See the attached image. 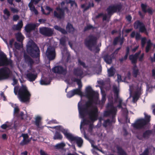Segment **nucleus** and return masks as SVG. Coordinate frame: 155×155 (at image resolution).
Instances as JSON below:
<instances>
[{"label": "nucleus", "mask_w": 155, "mask_h": 155, "mask_svg": "<svg viewBox=\"0 0 155 155\" xmlns=\"http://www.w3.org/2000/svg\"><path fill=\"white\" fill-rule=\"evenodd\" d=\"M151 117L150 115H145V119H144L146 124L147 125L150 122V120Z\"/></svg>", "instance_id": "79ce46f5"}, {"label": "nucleus", "mask_w": 155, "mask_h": 155, "mask_svg": "<svg viewBox=\"0 0 155 155\" xmlns=\"http://www.w3.org/2000/svg\"><path fill=\"white\" fill-rule=\"evenodd\" d=\"M141 51H138L134 54H131L129 56V60L131 61L132 64H134L132 68V75L134 78H136L140 74L139 69L137 67L136 63L138 57L141 53Z\"/></svg>", "instance_id": "39448f33"}, {"label": "nucleus", "mask_w": 155, "mask_h": 155, "mask_svg": "<svg viewBox=\"0 0 155 155\" xmlns=\"http://www.w3.org/2000/svg\"><path fill=\"white\" fill-rule=\"evenodd\" d=\"M41 117L39 116L37 117L35 119V124L37 127L39 126L41 120Z\"/></svg>", "instance_id": "e433bc0d"}, {"label": "nucleus", "mask_w": 155, "mask_h": 155, "mask_svg": "<svg viewBox=\"0 0 155 155\" xmlns=\"http://www.w3.org/2000/svg\"><path fill=\"white\" fill-rule=\"evenodd\" d=\"M153 131L151 130H147L144 132L142 135L138 134L137 136V137L139 140H142L143 138H148L150 135L152 134Z\"/></svg>", "instance_id": "412c9836"}, {"label": "nucleus", "mask_w": 155, "mask_h": 155, "mask_svg": "<svg viewBox=\"0 0 155 155\" xmlns=\"http://www.w3.org/2000/svg\"><path fill=\"white\" fill-rule=\"evenodd\" d=\"M9 65L11 67L13 66L12 61L10 59H8L6 55L4 54H0V66Z\"/></svg>", "instance_id": "9b49d317"}, {"label": "nucleus", "mask_w": 155, "mask_h": 155, "mask_svg": "<svg viewBox=\"0 0 155 155\" xmlns=\"http://www.w3.org/2000/svg\"><path fill=\"white\" fill-rule=\"evenodd\" d=\"M27 78L29 81L33 82L35 81L37 77V74H34L31 72L28 73L26 75Z\"/></svg>", "instance_id": "a878e982"}, {"label": "nucleus", "mask_w": 155, "mask_h": 155, "mask_svg": "<svg viewBox=\"0 0 155 155\" xmlns=\"http://www.w3.org/2000/svg\"><path fill=\"white\" fill-rule=\"evenodd\" d=\"M13 82L12 83V84L13 86L16 84L18 82V81L17 79H16L15 78L13 79Z\"/></svg>", "instance_id": "e2e57ef3"}, {"label": "nucleus", "mask_w": 155, "mask_h": 155, "mask_svg": "<svg viewBox=\"0 0 155 155\" xmlns=\"http://www.w3.org/2000/svg\"><path fill=\"white\" fill-rule=\"evenodd\" d=\"M106 100V94H103L102 95V99L101 101H99L100 104H103L104 103L105 101Z\"/></svg>", "instance_id": "49530a36"}, {"label": "nucleus", "mask_w": 155, "mask_h": 155, "mask_svg": "<svg viewBox=\"0 0 155 155\" xmlns=\"http://www.w3.org/2000/svg\"><path fill=\"white\" fill-rule=\"evenodd\" d=\"M103 125L105 127H106L108 126H110L111 125V121L109 119H108L104 120Z\"/></svg>", "instance_id": "c9c22d12"}, {"label": "nucleus", "mask_w": 155, "mask_h": 155, "mask_svg": "<svg viewBox=\"0 0 155 155\" xmlns=\"http://www.w3.org/2000/svg\"><path fill=\"white\" fill-rule=\"evenodd\" d=\"M54 28L55 30L60 31L64 35H66L68 33L73 34L74 33L75 30L73 25L69 22L67 23L66 27V30L57 25L54 26Z\"/></svg>", "instance_id": "423d86ee"}, {"label": "nucleus", "mask_w": 155, "mask_h": 155, "mask_svg": "<svg viewBox=\"0 0 155 155\" xmlns=\"http://www.w3.org/2000/svg\"><path fill=\"white\" fill-rule=\"evenodd\" d=\"M46 9L49 12L47 13V15H49L50 13V12L52 11L53 9L51 8L49 6H47L46 8Z\"/></svg>", "instance_id": "5fc2aeb1"}, {"label": "nucleus", "mask_w": 155, "mask_h": 155, "mask_svg": "<svg viewBox=\"0 0 155 155\" xmlns=\"http://www.w3.org/2000/svg\"><path fill=\"white\" fill-rule=\"evenodd\" d=\"M147 125L144 120V119H139L135 121V123L133 124L132 125L134 128L136 129H141Z\"/></svg>", "instance_id": "2eb2a0df"}, {"label": "nucleus", "mask_w": 155, "mask_h": 155, "mask_svg": "<svg viewBox=\"0 0 155 155\" xmlns=\"http://www.w3.org/2000/svg\"><path fill=\"white\" fill-rule=\"evenodd\" d=\"M21 136L23 137V139H28V136L27 134H22Z\"/></svg>", "instance_id": "680f3d73"}, {"label": "nucleus", "mask_w": 155, "mask_h": 155, "mask_svg": "<svg viewBox=\"0 0 155 155\" xmlns=\"http://www.w3.org/2000/svg\"><path fill=\"white\" fill-rule=\"evenodd\" d=\"M19 110L18 106L15 107L14 109V113L15 114H17L19 112Z\"/></svg>", "instance_id": "69168bd1"}, {"label": "nucleus", "mask_w": 155, "mask_h": 155, "mask_svg": "<svg viewBox=\"0 0 155 155\" xmlns=\"http://www.w3.org/2000/svg\"><path fill=\"white\" fill-rule=\"evenodd\" d=\"M117 107H114L113 108H111L109 110L105 111L104 112V116L105 117H108L110 116L112 114H115L116 110Z\"/></svg>", "instance_id": "393cba45"}, {"label": "nucleus", "mask_w": 155, "mask_h": 155, "mask_svg": "<svg viewBox=\"0 0 155 155\" xmlns=\"http://www.w3.org/2000/svg\"><path fill=\"white\" fill-rule=\"evenodd\" d=\"M75 94L82 96V92L79 89H74L68 92L66 95L67 97L70 98Z\"/></svg>", "instance_id": "a211bd4d"}, {"label": "nucleus", "mask_w": 155, "mask_h": 155, "mask_svg": "<svg viewBox=\"0 0 155 155\" xmlns=\"http://www.w3.org/2000/svg\"><path fill=\"white\" fill-rule=\"evenodd\" d=\"M39 32L41 34L48 37L51 36L53 34V31L51 29L46 27L40 28Z\"/></svg>", "instance_id": "dca6fc26"}, {"label": "nucleus", "mask_w": 155, "mask_h": 155, "mask_svg": "<svg viewBox=\"0 0 155 155\" xmlns=\"http://www.w3.org/2000/svg\"><path fill=\"white\" fill-rule=\"evenodd\" d=\"M122 100L121 98H119L118 100L119 104L117 106V107L119 108H121L122 107Z\"/></svg>", "instance_id": "864d4df0"}, {"label": "nucleus", "mask_w": 155, "mask_h": 155, "mask_svg": "<svg viewBox=\"0 0 155 155\" xmlns=\"http://www.w3.org/2000/svg\"><path fill=\"white\" fill-rule=\"evenodd\" d=\"M66 40L64 37L61 38L60 40V44L63 46L66 45Z\"/></svg>", "instance_id": "ea45409f"}, {"label": "nucleus", "mask_w": 155, "mask_h": 155, "mask_svg": "<svg viewBox=\"0 0 155 155\" xmlns=\"http://www.w3.org/2000/svg\"><path fill=\"white\" fill-rule=\"evenodd\" d=\"M52 71L54 73L65 75L68 72L67 67L66 65H57L52 69Z\"/></svg>", "instance_id": "9d476101"}, {"label": "nucleus", "mask_w": 155, "mask_h": 155, "mask_svg": "<svg viewBox=\"0 0 155 155\" xmlns=\"http://www.w3.org/2000/svg\"><path fill=\"white\" fill-rule=\"evenodd\" d=\"M40 155H48L44 151L42 150H41L40 151Z\"/></svg>", "instance_id": "774afa93"}, {"label": "nucleus", "mask_w": 155, "mask_h": 155, "mask_svg": "<svg viewBox=\"0 0 155 155\" xmlns=\"http://www.w3.org/2000/svg\"><path fill=\"white\" fill-rule=\"evenodd\" d=\"M36 27V24L30 23L27 24L25 27V29L27 33H29L32 31L35 30Z\"/></svg>", "instance_id": "4be33fe9"}, {"label": "nucleus", "mask_w": 155, "mask_h": 155, "mask_svg": "<svg viewBox=\"0 0 155 155\" xmlns=\"http://www.w3.org/2000/svg\"><path fill=\"white\" fill-rule=\"evenodd\" d=\"M81 78L79 79L74 78L71 79L74 82H76L77 84L78 85V88H77V89H79L80 90L81 88L82 87V86L81 81Z\"/></svg>", "instance_id": "7c9ffc66"}, {"label": "nucleus", "mask_w": 155, "mask_h": 155, "mask_svg": "<svg viewBox=\"0 0 155 155\" xmlns=\"http://www.w3.org/2000/svg\"><path fill=\"white\" fill-rule=\"evenodd\" d=\"M10 71L8 67L0 69V81L8 79L9 77Z\"/></svg>", "instance_id": "f8f14e48"}, {"label": "nucleus", "mask_w": 155, "mask_h": 155, "mask_svg": "<svg viewBox=\"0 0 155 155\" xmlns=\"http://www.w3.org/2000/svg\"><path fill=\"white\" fill-rule=\"evenodd\" d=\"M66 145L65 143L63 142H61L60 143L57 144L55 146V147L56 149H63L64 147H65Z\"/></svg>", "instance_id": "72a5a7b5"}, {"label": "nucleus", "mask_w": 155, "mask_h": 155, "mask_svg": "<svg viewBox=\"0 0 155 155\" xmlns=\"http://www.w3.org/2000/svg\"><path fill=\"white\" fill-rule=\"evenodd\" d=\"M85 91L86 95L88 100L83 104H82L80 102L78 103V111L83 117H84L85 114L88 113L91 119L96 120L98 115V108L97 106H93L94 104H96L93 99L96 93L90 86L86 87Z\"/></svg>", "instance_id": "f257e3e1"}, {"label": "nucleus", "mask_w": 155, "mask_h": 155, "mask_svg": "<svg viewBox=\"0 0 155 155\" xmlns=\"http://www.w3.org/2000/svg\"><path fill=\"white\" fill-rule=\"evenodd\" d=\"M78 65L79 66H81L84 68H86L87 66H86L85 63L81 61L80 58L78 59Z\"/></svg>", "instance_id": "4c0bfd02"}, {"label": "nucleus", "mask_w": 155, "mask_h": 155, "mask_svg": "<svg viewBox=\"0 0 155 155\" xmlns=\"http://www.w3.org/2000/svg\"><path fill=\"white\" fill-rule=\"evenodd\" d=\"M108 76L110 77H112L114 75L115 73L112 67L110 68L108 70Z\"/></svg>", "instance_id": "f704fd0d"}, {"label": "nucleus", "mask_w": 155, "mask_h": 155, "mask_svg": "<svg viewBox=\"0 0 155 155\" xmlns=\"http://www.w3.org/2000/svg\"><path fill=\"white\" fill-rule=\"evenodd\" d=\"M138 14L141 18H144L145 16V15L143 14L140 11H138Z\"/></svg>", "instance_id": "338daca9"}, {"label": "nucleus", "mask_w": 155, "mask_h": 155, "mask_svg": "<svg viewBox=\"0 0 155 155\" xmlns=\"http://www.w3.org/2000/svg\"><path fill=\"white\" fill-rule=\"evenodd\" d=\"M135 38L136 40H139L141 38V35L139 33L137 32Z\"/></svg>", "instance_id": "3c124183"}, {"label": "nucleus", "mask_w": 155, "mask_h": 155, "mask_svg": "<svg viewBox=\"0 0 155 155\" xmlns=\"http://www.w3.org/2000/svg\"><path fill=\"white\" fill-rule=\"evenodd\" d=\"M24 58L25 62L27 64L30 68H32L34 61L28 55L24 54Z\"/></svg>", "instance_id": "aec40b11"}, {"label": "nucleus", "mask_w": 155, "mask_h": 155, "mask_svg": "<svg viewBox=\"0 0 155 155\" xmlns=\"http://www.w3.org/2000/svg\"><path fill=\"white\" fill-rule=\"evenodd\" d=\"M15 48L17 49H19L21 47V45L19 43L15 42L14 43Z\"/></svg>", "instance_id": "13d9d810"}, {"label": "nucleus", "mask_w": 155, "mask_h": 155, "mask_svg": "<svg viewBox=\"0 0 155 155\" xmlns=\"http://www.w3.org/2000/svg\"><path fill=\"white\" fill-rule=\"evenodd\" d=\"M130 53V48L129 47L127 46L126 48V52L125 56H124V59H127L128 56Z\"/></svg>", "instance_id": "37998d69"}, {"label": "nucleus", "mask_w": 155, "mask_h": 155, "mask_svg": "<svg viewBox=\"0 0 155 155\" xmlns=\"http://www.w3.org/2000/svg\"><path fill=\"white\" fill-rule=\"evenodd\" d=\"M19 16L18 15H15L13 16V20L14 21H17L19 18Z\"/></svg>", "instance_id": "bf43d9fd"}, {"label": "nucleus", "mask_w": 155, "mask_h": 155, "mask_svg": "<svg viewBox=\"0 0 155 155\" xmlns=\"http://www.w3.org/2000/svg\"><path fill=\"white\" fill-rule=\"evenodd\" d=\"M63 138L62 135L58 131H56L53 137L54 140H61Z\"/></svg>", "instance_id": "c756f323"}, {"label": "nucleus", "mask_w": 155, "mask_h": 155, "mask_svg": "<svg viewBox=\"0 0 155 155\" xmlns=\"http://www.w3.org/2000/svg\"><path fill=\"white\" fill-rule=\"evenodd\" d=\"M56 128L57 129L59 130L64 134L65 137L70 141H75L79 147H80L82 146L83 141L81 138L74 136L72 134L68 132V129H64L61 126H57L54 127V128Z\"/></svg>", "instance_id": "7ed1b4c3"}, {"label": "nucleus", "mask_w": 155, "mask_h": 155, "mask_svg": "<svg viewBox=\"0 0 155 155\" xmlns=\"http://www.w3.org/2000/svg\"><path fill=\"white\" fill-rule=\"evenodd\" d=\"M23 25L22 21H20L16 25H14L13 27V29L15 30H20Z\"/></svg>", "instance_id": "c85d7f7f"}, {"label": "nucleus", "mask_w": 155, "mask_h": 155, "mask_svg": "<svg viewBox=\"0 0 155 155\" xmlns=\"http://www.w3.org/2000/svg\"><path fill=\"white\" fill-rule=\"evenodd\" d=\"M73 74L76 77H78L79 78L81 79L83 77V70L82 68L79 67L75 68L73 70Z\"/></svg>", "instance_id": "6ab92c4d"}, {"label": "nucleus", "mask_w": 155, "mask_h": 155, "mask_svg": "<svg viewBox=\"0 0 155 155\" xmlns=\"http://www.w3.org/2000/svg\"><path fill=\"white\" fill-rule=\"evenodd\" d=\"M147 38L146 37H143L141 39V45L142 48H144L146 43Z\"/></svg>", "instance_id": "c03bdc74"}, {"label": "nucleus", "mask_w": 155, "mask_h": 155, "mask_svg": "<svg viewBox=\"0 0 155 155\" xmlns=\"http://www.w3.org/2000/svg\"><path fill=\"white\" fill-rule=\"evenodd\" d=\"M79 114L80 115L81 117L83 119V124L84 125H88V124H89L90 122V121L88 120L86 118H85V117L86 116V115H88V116H89V119L91 120L92 122H94L95 121L97 120V119H98V114H99L98 110V115H97V119L96 120H92L90 118L89 114L88 113H86V114H85V116L84 117H83V116H82L81 115V114L80 113V112H79Z\"/></svg>", "instance_id": "b1692460"}, {"label": "nucleus", "mask_w": 155, "mask_h": 155, "mask_svg": "<svg viewBox=\"0 0 155 155\" xmlns=\"http://www.w3.org/2000/svg\"><path fill=\"white\" fill-rule=\"evenodd\" d=\"M46 55L50 61L54 60L56 56L55 48L51 46L48 47L46 52Z\"/></svg>", "instance_id": "ddd939ff"}, {"label": "nucleus", "mask_w": 155, "mask_h": 155, "mask_svg": "<svg viewBox=\"0 0 155 155\" xmlns=\"http://www.w3.org/2000/svg\"><path fill=\"white\" fill-rule=\"evenodd\" d=\"M122 8V5L121 4L112 5L109 6L107 8L106 11L108 15H112L117 11L120 12Z\"/></svg>", "instance_id": "1a4fd4ad"}, {"label": "nucleus", "mask_w": 155, "mask_h": 155, "mask_svg": "<svg viewBox=\"0 0 155 155\" xmlns=\"http://www.w3.org/2000/svg\"><path fill=\"white\" fill-rule=\"evenodd\" d=\"M116 148L117 153L119 155H128L121 147L117 145L116 146Z\"/></svg>", "instance_id": "cd10ccee"}, {"label": "nucleus", "mask_w": 155, "mask_h": 155, "mask_svg": "<svg viewBox=\"0 0 155 155\" xmlns=\"http://www.w3.org/2000/svg\"><path fill=\"white\" fill-rule=\"evenodd\" d=\"M15 36L17 41L19 42L22 41L24 39V37L20 32H18L15 34Z\"/></svg>", "instance_id": "473e14b6"}, {"label": "nucleus", "mask_w": 155, "mask_h": 155, "mask_svg": "<svg viewBox=\"0 0 155 155\" xmlns=\"http://www.w3.org/2000/svg\"><path fill=\"white\" fill-rule=\"evenodd\" d=\"M4 14L6 15L7 16V18H4L5 19H7L10 16V14L8 10V9L7 8H5L4 10Z\"/></svg>", "instance_id": "09e8293b"}, {"label": "nucleus", "mask_w": 155, "mask_h": 155, "mask_svg": "<svg viewBox=\"0 0 155 155\" xmlns=\"http://www.w3.org/2000/svg\"><path fill=\"white\" fill-rule=\"evenodd\" d=\"M14 41V38H12L9 41V42L8 44L9 45V48H12V47Z\"/></svg>", "instance_id": "8fccbe9b"}, {"label": "nucleus", "mask_w": 155, "mask_h": 155, "mask_svg": "<svg viewBox=\"0 0 155 155\" xmlns=\"http://www.w3.org/2000/svg\"><path fill=\"white\" fill-rule=\"evenodd\" d=\"M10 126L9 125H8L6 124H4L1 125V128L5 130L7 128L9 127Z\"/></svg>", "instance_id": "6e6d98bb"}, {"label": "nucleus", "mask_w": 155, "mask_h": 155, "mask_svg": "<svg viewBox=\"0 0 155 155\" xmlns=\"http://www.w3.org/2000/svg\"><path fill=\"white\" fill-rule=\"evenodd\" d=\"M147 5L146 4L142 3L141 4V8L142 11L144 13H146L148 12L150 15H152L153 13V11L152 10L151 8H148L147 9H146L147 8Z\"/></svg>", "instance_id": "5701e85b"}, {"label": "nucleus", "mask_w": 155, "mask_h": 155, "mask_svg": "<svg viewBox=\"0 0 155 155\" xmlns=\"http://www.w3.org/2000/svg\"><path fill=\"white\" fill-rule=\"evenodd\" d=\"M14 92L15 95L18 94L19 99L21 102L25 103L29 101L31 94L25 85L22 84L20 87L18 86H15Z\"/></svg>", "instance_id": "f03ea898"}, {"label": "nucleus", "mask_w": 155, "mask_h": 155, "mask_svg": "<svg viewBox=\"0 0 155 155\" xmlns=\"http://www.w3.org/2000/svg\"><path fill=\"white\" fill-rule=\"evenodd\" d=\"M27 51L28 54L33 58H37V63L39 62L40 50L37 45L34 42H29L27 45Z\"/></svg>", "instance_id": "20e7f679"}, {"label": "nucleus", "mask_w": 155, "mask_h": 155, "mask_svg": "<svg viewBox=\"0 0 155 155\" xmlns=\"http://www.w3.org/2000/svg\"><path fill=\"white\" fill-rule=\"evenodd\" d=\"M153 44L151 42V40L149 39L147 42V45L145 48L146 53H148L151 48Z\"/></svg>", "instance_id": "2f4dec72"}, {"label": "nucleus", "mask_w": 155, "mask_h": 155, "mask_svg": "<svg viewBox=\"0 0 155 155\" xmlns=\"http://www.w3.org/2000/svg\"><path fill=\"white\" fill-rule=\"evenodd\" d=\"M70 2H71L70 4H71V7H72L74 5H75L76 6H77V3L75 2L74 0H71Z\"/></svg>", "instance_id": "0e129e2a"}, {"label": "nucleus", "mask_w": 155, "mask_h": 155, "mask_svg": "<svg viewBox=\"0 0 155 155\" xmlns=\"http://www.w3.org/2000/svg\"><path fill=\"white\" fill-rule=\"evenodd\" d=\"M144 55V54L142 53L139 58L138 57L139 61L141 62L143 60Z\"/></svg>", "instance_id": "052dcab7"}, {"label": "nucleus", "mask_w": 155, "mask_h": 155, "mask_svg": "<svg viewBox=\"0 0 155 155\" xmlns=\"http://www.w3.org/2000/svg\"><path fill=\"white\" fill-rule=\"evenodd\" d=\"M149 153V149L148 148H146L143 152L140 155H148Z\"/></svg>", "instance_id": "de8ad7c7"}, {"label": "nucleus", "mask_w": 155, "mask_h": 155, "mask_svg": "<svg viewBox=\"0 0 155 155\" xmlns=\"http://www.w3.org/2000/svg\"><path fill=\"white\" fill-rule=\"evenodd\" d=\"M30 141L28 139H23L20 142V144L21 146H23L27 144Z\"/></svg>", "instance_id": "58836bf2"}, {"label": "nucleus", "mask_w": 155, "mask_h": 155, "mask_svg": "<svg viewBox=\"0 0 155 155\" xmlns=\"http://www.w3.org/2000/svg\"><path fill=\"white\" fill-rule=\"evenodd\" d=\"M114 54L115 52H114L110 55L108 54H106L104 55L102 58L107 64H110L112 62V60L115 58Z\"/></svg>", "instance_id": "f3484780"}, {"label": "nucleus", "mask_w": 155, "mask_h": 155, "mask_svg": "<svg viewBox=\"0 0 155 155\" xmlns=\"http://www.w3.org/2000/svg\"><path fill=\"white\" fill-rule=\"evenodd\" d=\"M113 91L114 93V96L115 97V101L117 102L118 99L120 98H119V90L118 89L117 86H113Z\"/></svg>", "instance_id": "bb28decb"}, {"label": "nucleus", "mask_w": 155, "mask_h": 155, "mask_svg": "<svg viewBox=\"0 0 155 155\" xmlns=\"http://www.w3.org/2000/svg\"><path fill=\"white\" fill-rule=\"evenodd\" d=\"M141 88L139 87H138L136 90V91L135 92V93L137 94H139L140 95L141 93Z\"/></svg>", "instance_id": "603ef678"}, {"label": "nucleus", "mask_w": 155, "mask_h": 155, "mask_svg": "<svg viewBox=\"0 0 155 155\" xmlns=\"http://www.w3.org/2000/svg\"><path fill=\"white\" fill-rule=\"evenodd\" d=\"M120 36H117L114 38L113 42V45H116L120 40Z\"/></svg>", "instance_id": "a18cd8bd"}, {"label": "nucleus", "mask_w": 155, "mask_h": 155, "mask_svg": "<svg viewBox=\"0 0 155 155\" xmlns=\"http://www.w3.org/2000/svg\"><path fill=\"white\" fill-rule=\"evenodd\" d=\"M94 28V27L92 25L89 24L84 27V31H87L91 29H93Z\"/></svg>", "instance_id": "a19ab883"}, {"label": "nucleus", "mask_w": 155, "mask_h": 155, "mask_svg": "<svg viewBox=\"0 0 155 155\" xmlns=\"http://www.w3.org/2000/svg\"><path fill=\"white\" fill-rule=\"evenodd\" d=\"M56 11H54L53 12L54 16L59 19L64 18L65 14L62 8L58 7L56 8Z\"/></svg>", "instance_id": "4468645a"}, {"label": "nucleus", "mask_w": 155, "mask_h": 155, "mask_svg": "<svg viewBox=\"0 0 155 155\" xmlns=\"http://www.w3.org/2000/svg\"><path fill=\"white\" fill-rule=\"evenodd\" d=\"M97 41V38L96 37L92 35H90L84 40V44L85 46L91 51L92 48L96 45Z\"/></svg>", "instance_id": "0eeeda50"}, {"label": "nucleus", "mask_w": 155, "mask_h": 155, "mask_svg": "<svg viewBox=\"0 0 155 155\" xmlns=\"http://www.w3.org/2000/svg\"><path fill=\"white\" fill-rule=\"evenodd\" d=\"M134 27L135 29H138L139 31L141 33H144L148 36L149 32L144 23L140 20L136 21L134 24Z\"/></svg>", "instance_id": "6e6552de"}, {"label": "nucleus", "mask_w": 155, "mask_h": 155, "mask_svg": "<svg viewBox=\"0 0 155 155\" xmlns=\"http://www.w3.org/2000/svg\"><path fill=\"white\" fill-rule=\"evenodd\" d=\"M126 20L129 22L130 23L131 22L132 18L130 15H128L126 16Z\"/></svg>", "instance_id": "4d7b16f0"}]
</instances>
